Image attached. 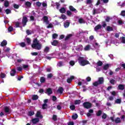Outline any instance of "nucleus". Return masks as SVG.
Returning a JSON list of instances; mask_svg holds the SVG:
<instances>
[{
  "label": "nucleus",
  "mask_w": 125,
  "mask_h": 125,
  "mask_svg": "<svg viewBox=\"0 0 125 125\" xmlns=\"http://www.w3.org/2000/svg\"><path fill=\"white\" fill-rule=\"evenodd\" d=\"M36 118H39V119H42V115L40 111H37V113L36 114Z\"/></svg>",
  "instance_id": "9d476101"
},
{
  "label": "nucleus",
  "mask_w": 125,
  "mask_h": 125,
  "mask_svg": "<svg viewBox=\"0 0 125 125\" xmlns=\"http://www.w3.org/2000/svg\"><path fill=\"white\" fill-rule=\"evenodd\" d=\"M4 6H5V7H7L8 5H9V2H8V1L5 0L4 1Z\"/></svg>",
  "instance_id": "c756f323"
},
{
  "label": "nucleus",
  "mask_w": 125,
  "mask_h": 125,
  "mask_svg": "<svg viewBox=\"0 0 125 125\" xmlns=\"http://www.w3.org/2000/svg\"><path fill=\"white\" fill-rule=\"evenodd\" d=\"M42 6H43L44 7L45 6H47V4L46 3V2H43L42 4Z\"/></svg>",
  "instance_id": "69168bd1"
},
{
  "label": "nucleus",
  "mask_w": 125,
  "mask_h": 125,
  "mask_svg": "<svg viewBox=\"0 0 125 125\" xmlns=\"http://www.w3.org/2000/svg\"><path fill=\"white\" fill-rule=\"evenodd\" d=\"M4 51H5L6 52H8L9 50H10V49L8 47H4L3 49Z\"/></svg>",
  "instance_id": "ea45409f"
},
{
  "label": "nucleus",
  "mask_w": 125,
  "mask_h": 125,
  "mask_svg": "<svg viewBox=\"0 0 125 125\" xmlns=\"http://www.w3.org/2000/svg\"><path fill=\"white\" fill-rule=\"evenodd\" d=\"M103 64V63L101 61H99L97 62L98 66H102Z\"/></svg>",
  "instance_id": "09e8293b"
},
{
  "label": "nucleus",
  "mask_w": 125,
  "mask_h": 125,
  "mask_svg": "<svg viewBox=\"0 0 125 125\" xmlns=\"http://www.w3.org/2000/svg\"><path fill=\"white\" fill-rule=\"evenodd\" d=\"M0 77H1V78H2V79H3V78H5V74H4L3 73H1Z\"/></svg>",
  "instance_id": "774afa93"
},
{
  "label": "nucleus",
  "mask_w": 125,
  "mask_h": 125,
  "mask_svg": "<svg viewBox=\"0 0 125 125\" xmlns=\"http://www.w3.org/2000/svg\"><path fill=\"white\" fill-rule=\"evenodd\" d=\"M77 118H78V114H75L73 115H72V119L73 120H76Z\"/></svg>",
  "instance_id": "f704fd0d"
},
{
  "label": "nucleus",
  "mask_w": 125,
  "mask_h": 125,
  "mask_svg": "<svg viewBox=\"0 0 125 125\" xmlns=\"http://www.w3.org/2000/svg\"><path fill=\"white\" fill-rule=\"evenodd\" d=\"M49 51V48L46 47L44 50V52H45V53H47Z\"/></svg>",
  "instance_id": "37998d69"
},
{
  "label": "nucleus",
  "mask_w": 125,
  "mask_h": 125,
  "mask_svg": "<svg viewBox=\"0 0 125 125\" xmlns=\"http://www.w3.org/2000/svg\"><path fill=\"white\" fill-rule=\"evenodd\" d=\"M119 25H123L124 24V22L122 20H119L118 21Z\"/></svg>",
  "instance_id": "603ef678"
},
{
  "label": "nucleus",
  "mask_w": 125,
  "mask_h": 125,
  "mask_svg": "<svg viewBox=\"0 0 125 125\" xmlns=\"http://www.w3.org/2000/svg\"><path fill=\"white\" fill-rule=\"evenodd\" d=\"M22 61H23V60L21 59H18L17 60V62H18L19 63H21V62H22Z\"/></svg>",
  "instance_id": "0e129e2a"
},
{
  "label": "nucleus",
  "mask_w": 125,
  "mask_h": 125,
  "mask_svg": "<svg viewBox=\"0 0 125 125\" xmlns=\"http://www.w3.org/2000/svg\"><path fill=\"white\" fill-rule=\"evenodd\" d=\"M92 0H87V3L88 4H90V3H92Z\"/></svg>",
  "instance_id": "680f3d73"
},
{
  "label": "nucleus",
  "mask_w": 125,
  "mask_h": 125,
  "mask_svg": "<svg viewBox=\"0 0 125 125\" xmlns=\"http://www.w3.org/2000/svg\"><path fill=\"white\" fill-rule=\"evenodd\" d=\"M26 40L27 43H30L31 42V39L30 38H27Z\"/></svg>",
  "instance_id": "052dcab7"
},
{
  "label": "nucleus",
  "mask_w": 125,
  "mask_h": 125,
  "mask_svg": "<svg viewBox=\"0 0 125 125\" xmlns=\"http://www.w3.org/2000/svg\"><path fill=\"white\" fill-rule=\"evenodd\" d=\"M58 37V35L56 33H54L52 35L53 39H57Z\"/></svg>",
  "instance_id": "cd10ccee"
},
{
  "label": "nucleus",
  "mask_w": 125,
  "mask_h": 125,
  "mask_svg": "<svg viewBox=\"0 0 125 125\" xmlns=\"http://www.w3.org/2000/svg\"><path fill=\"white\" fill-rule=\"evenodd\" d=\"M102 114V111L99 110L98 112H97V116H99Z\"/></svg>",
  "instance_id": "49530a36"
},
{
  "label": "nucleus",
  "mask_w": 125,
  "mask_h": 125,
  "mask_svg": "<svg viewBox=\"0 0 125 125\" xmlns=\"http://www.w3.org/2000/svg\"><path fill=\"white\" fill-rule=\"evenodd\" d=\"M40 82L41 83H44V82H45V78H44V77H41L40 79Z\"/></svg>",
  "instance_id": "a19ab883"
},
{
  "label": "nucleus",
  "mask_w": 125,
  "mask_h": 125,
  "mask_svg": "<svg viewBox=\"0 0 125 125\" xmlns=\"http://www.w3.org/2000/svg\"><path fill=\"white\" fill-rule=\"evenodd\" d=\"M121 42L123 43H125V38L123 37L121 38Z\"/></svg>",
  "instance_id": "de8ad7c7"
},
{
  "label": "nucleus",
  "mask_w": 125,
  "mask_h": 125,
  "mask_svg": "<svg viewBox=\"0 0 125 125\" xmlns=\"http://www.w3.org/2000/svg\"><path fill=\"white\" fill-rule=\"evenodd\" d=\"M72 56L70 55L69 54H66L65 57H63V54L60 53V59H64L65 61H68L70 59V57Z\"/></svg>",
  "instance_id": "20e7f679"
},
{
  "label": "nucleus",
  "mask_w": 125,
  "mask_h": 125,
  "mask_svg": "<svg viewBox=\"0 0 125 125\" xmlns=\"http://www.w3.org/2000/svg\"><path fill=\"white\" fill-rule=\"evenodd\" d=\"M101 28H102V26L100 24H99L95 27L94 29L96 32H97V31H98V30H100Z\"/></svg>",
  "instance_id": "4468645a"
},
{
  "label": "nucleus",
  "mask_w": 125,
  "mask_h": 125,
  "mask_svg": "<svg viewBox=\"0 0 125 125\" xmlns=\"http://www.w3.org/2000/svg\"><path fill=\"white\" fill-rule=\"evenodd\" d=\"M78 62L81 66H85V65L89 64V62H88L86 59L82 57H79Z\"/></svg>",
  "instance_id": "f257e3e1"
},
{
  "label": "nucleus",
  "mask_w": 125,
  "mask_h": 125,
  "mask_svg": "<svg viewBox=\"0 0 125 125\" xmlns=\"http://www.w3.org/2000/svg\"><path fill=\"white\" fill-rule=\"evenodd\" d=\"M112 65L111 64H106L104 65V70H107L109 69V67H111Z\"/></svg>",
  "instance_id": "ddd939ff"
},
{
  "label": "nucleus",
  "mask_w": 125,
  "mask_h": 125,
  "mask_svg": "<svg viewBox=\"0 0 125 125\" xmlns=\"http://www.w3.org/2000/svg\"><path fill=\"white\" fill-rule=\"evenodd\" d=\"M27 22H28V19L26 17H23L22 18V23L23 27L26 26L27 24Z\"/></svg>",
  "instance_id": "423d86ee"
},
{
  "label": "nucleus",
  "mask_w": 125,
  "mask_h": 125,
  "mask_svg": "<svg viewBox=\"0 0 125 125\" xmlns=\"http://www.w3.org/2000/svg\"><path fill=\"white\" fill-rule=\"evenodd\" d=\"M64 65V63L62 62H59L57 65L59 66V67H61Z\"/></svg>",
  "instance_id": "4c0bfd02"
},
{
  "label": "nucleus",
  "mask_w": 125,
  "mask_h": 125,
  "mask_svg": "<svg viewBox=\"0 0 125 125\" xmlns=\"http://www.w3.org/2000/svg\"><path fill=\"white\" fill-rule=\"evenodd\" d=\"M22 68H23V69H25L26 70V69H27L29 68V65H28V64H22Z\"/></svg>",
  "instance_id": "b1692460"
},
{
  "label": "nucleus",
  "mask_w": 125,
  "mask_h": 125,
  "mask_svg": "<svg viewBox=\"0 0 125 125\" xmlns=\"http://www.w3.org/2000/svg\"><path fill=\"white\" fill-rule=\"evenodd\" d=\"M75 63L76 62L74 61H70L69 62V64H70V65H71V66H74V65H75Z\"/></svg>",
  "instance_id": "72a5a7b5"
},
{
  "label": "nucleus",
  "mask_w": 125,
  "mask_h": 125,
  "mask_svg": "<svg viewBox=\"0 0 125 125\" xmlns=\"http://www.w3.org/2000/svg\"><path fill=\"white\" fill-rule=\"evenodd\" d=\"M63 90H64L63 89L62 87H60L58 89V93H60L61 94H62V93H63Z\"/></svg>",
  "instance_id": "6ab92c4d"
},
{
  "label": "nucleus",
  "mask_w": 125,
  "mask_h": 125,
  "mask_svg": "<svg viewBox=\"0 0 125 125\" xmlns=\"http://www.w3.org/2000/svg\"><path fill=\"white\" fill-rule=\"evenodd\" d=\"M32 122L34 125H35V124H37L40 122V120L39 118H35L32 119Z\"/></svg>",
  "instance_id": "f8f14e48"
},
{
  "label": "nucleus",
  "mask_w": 125,
  "mask_h": 125,
  "mask_svg": "<svg viewBox=\"0 0 125 125\" xmlns=\"http://www.w3.org/2000/svg\"><path fill=\"white\" fill-rule=\"evenodd\" d=\"M110 83H112V84H115L116 83V81H115L114 79H111L110 81Z\"/></svg>",
  "instance_id": "c03bdc74"
},
{
  "label": "nucleus",
  "mask_w": 125,
  "mask_h": 125,
  "mask_svg": "<svg viewBox=\"0 0 125 125\" xmlns=\"http://www.w3.org/2000/svg\"><path fill=\"white\" fill-rule=\"evenodd\" d=\"M74 79H75V76H70V78H69L67 79V82L68 83H70L72 82V81H73V80H74Z\"/></svg>",
  "instance_id": "9b49d317"
},
{
  "label": "nucleus",
  "mask_w": 125,
  "mask_h": 125,
  "mask_svg": "<svg viewBox=\"0 0 125 125\" xmlns=\"http://www.w3.org/2000/svg\"><path fill=\"white\" fill-rule=\"evenodd\" d=\"M47 104H44L42 105V109H45L46 108H47Z\"/></svg>",
  "instance_id": "3c124183"
},
{
  "label": "nucleus",
  "mask_w": 125,
  "mask_h": 125,
  "mask_svg": "<svg viewBox=\"0 0 125 125\" xmlns=\"http://www.w3.org/2000/svg\"><path fill=\"white\" fill-rule=\"evenodd\" d=\"M38 98H39V97L37 95H34L32 97V99L33 100H37V99H38Z\"/></svg>",
  "instance_id": "2f4dec72"
},
{
  "label": "nucleus",
  "mask_w": 125,
  "mask_h": 125,
  "mask_svg": "<svg viewBox=\"0 0 125 125\" xmlns=\"http://www.w3.org/2000/svg\"><path fill=\"white\" fill-rule=\"evenodd\" d=\"M15 24L17 28H18V27H19V25H20V23L18 21L16 22Z\"/></svg>",
  "instance_id": "8fccbe9b"
},
{
  "label": "nucleus",
  "mask_w": 125,
  "mask_h": 125,
  "mask_svg": "<svg viewBox=\"0 0 125 125\" xmlns=\"http://www.w3.org/2000/svg\"><path fill=\"white\" fill-rule=\"evenodd\" d=\"M20 46H21L22 47H25L26 46V44L25 42H21L19 43Z\"/></svg>",
  "instance_id": "e433bc0d"
},
{
  "label": "nucleus",
  "mask_w": 125,
  "mask_h": 125,
  "mask_svg": "<svg viewBox=\"0 0 125 125\" xmlns=\"http://www.w3.org/2000/svg\"><path fill=\"white\" fill-rule=\"evenodd\" d=\"M69 9L71 11H75V12H77V10H76V9H75V8L72 6H69Z\"/></svg>",
  "instance_id": "5701e85b"
},
{
  "label": "nucleus",
  "mask_w": 125,
  "mask_h": 125,
  "mask_svg": "<svg viewBox=\"0 0 125 125\" xmlns=\"http://www.w3.org/2000/svg\"><path fill=\"white\" fill-rule=\"evenodd\" d=\"M111 18L110 17H107L105 21H106V22H109V21H110V20H111Z\"/></svg>",
  "instance_id": "13d9d810"
},
{
  "label": "nucleus",
  "mask_w": 125,
  "mask_h": 125,
  "mask_svg": "<svg viewBox=\"0 0 125 125\" xmlns=\"http://www.w3.org/2000/svg\"><path fill=\"white\" fill-rule=\"evenodd\" d=\"M91 49H92L90 47H85V48H84V50L85 51H89V50H90Z\"/></svg>",
  "instance_id": "58836bf2"
},
{
  "label": "nucleus",
  "mask_w": 125,
  "mask_h": 125,
  "mask_svg": "<svg viewBox=\"0 0 125 125\" xmlns=\"http://www.w3.org/2000/svg\"><path fill=\"white\" fill-rule=\"evenodd\" d=\"M53 120L54 121H57V116L55 115H54L53 116Z\"/></svg>",
  "instance_id": "5fc2aeb1"
},
{
  "label": "nucleus",
  "mask_w": 125,
  "mask_h": 125,
  "mask_svg": "<svg viewBox=\"0 0 125 125\" xmlns=\"http://www.w3.org/2000/svg\"><path fill=\"white\" fill-rule=\"evenodd\" d=\"M8 30L9 32H12V31H13V28L12 26H10L8 28Z\"/></svg>",
  "instance_id": "6e6d98bb"
},
{
  "label": "nucleus",
  "mask_w": 125,
  "mask_h": 125,
  "mask_svg": "<svg viewBox=\"0 0 125 125\" xmlns=\"http://www.w3.org/2000/svg\"><path fill=\"white\" fill-rule=\"evenodd\" d=\"M93 46H94V47H97L99 46V45L97 42L94 43L93 44Z\"/></svg>",
  "instance_id": "a18cd8bd"
},
{
  "label": "nucleus",
  "mask_w": 125,
  "mask_h": 125,
  "mask_svg": "<svg viewBox=\"0 0 125 125\" xmlns=\"http://www.w3.org/2000/svg\"><path fill=\"white\" fill-rule=\"evenodd\" d=\"M83 105L84 108H86V109H88L89 108H90V107H91V104L88 102L84 103Z\"/></svg>",
  "instance_id": "0eeeda50"
},
{
  "label": "nucleus",
  "mask_w": 125,
  "mask_h": 125,
  "mask_svg": "<svg viewBox=\"0 0 125 125\" xmlns=\"http://www.w3.org/2000/svg\"><path fill=\"white\" fill-rule=\"evenodd\" d=\"M79 23H80V24H83V23H85V21L83 19H80L79 20Z\"/></svg>",
  "instance_id": "c85d7f7f"
},
{
  "label": "nucleus",
  "mask_w": 125,
  "mask_h": 125,
  "mask_svg": "<svg viewBox=\"0 0 125 125\" xmlns=\"http://www.w3.org/2000/svg\"><path fill=\"white\" fill-rule=\"evenodd\" d=\"M71 110H75V106L74 105H72L70 106Z\"/></svg>",
  "instance_id": "e2e57ef3"
},
{
  "label": "nucleus",
  "mask_w": 125,
  "mask_h": 125,
  "mask_svg": "<svg viewBox=\"0 0 125 125\" xmlns=\"http://www.w3.org/2000/svg\"><path fill=\"white\" fill-rule=\"evenodd\" d=\"M103 1L104 3H107L108 2L109 0H98L96 5H99L100 4L101 1Z\"/></svg>",
  "instance_id": "6e6552de"
},
{
  "label": "nucleus",
  "mask_w": 125,
  "mask_h": 125,
  "mask_svg": "<svg viewBox=\"0 0 125 125\" xmlns=\"http://www.w3.org/2000/svg\"><path fill=\"white\" fill-rule=\"evenodd\" d=\"M5 12L6 13V14H9V13H11V11H10L9 9H7L6 10H5Z\"/></svg>",
  "instance_id": "864d4df0"
},
{
  "label": "nucleus",
  "mask_w": 125,
  "mask_h": 125,
  "mask_svg": "<svg viewBox=\"0 0 125 125\" xmlns=\"http://www.w3.org/2000/svg\"><path fill=\"white\" fill-rule=\"evenodd\" d=\"M121 102H122V100L121 99H117L115 101V103H117V104H120Z\"/></svg>",
  "instance_id": "7c9ffc66"
},
{
  "label": "nucleus",
  "mask_w": 125,
  "mask_h": 125,
  "mask_svg": "<svg viewBox=\"0 0 125 125\" xmlns=\"http://www.w3.org/2000/svg\"><path fill=\"white\" fill-rule=\"evenodd\" d=\"M4 110H5V112H6V113H9V112H10V109H9V107L7 106L5 107Z\"/></svg>",
  "instance_id": "412c9836"
},
{
  "label": "nucleus",
  "mask_w": 125,
  "mask_h": 125,
  "mask_svg": "<svg viewBox=\"0 0 125 125\" xmlns=\"http://www.w3.org/2000/svg\"><path fill=\"white\" fill-rule=\"evenodd\" d=\"M80 103H81L80 100H76L75 101V104H80Z\"/></svg>",
  "instance_id": "bf43d9fd"
},
{
  "label": "nucleus",
  "mask_w": 125,
  "mask_h": 125,
  "mask_svg": "<svg viewBox=\"0 0 125 125\" xmlns=\"http://www.w3.org/2000/svg\"><path fill=\"white\" fill-rule=\"evenodd\" d=\"M106 30L108 32H110V31H113V28H112L110 26H107V28H106Z\"/></svg>",
  "instance_id": "c9c22d12"
},
{
  "label": "nucleus",
  "mask_w": 125,
  "mask_h": 125,
  "mask_svg": "<svg viewBox=\"0 0 125 125\" xmlns=\"http://www.w3.org/2000/svg\"><path fill=\"white\" fill-rule=\"evenodd\" d=\"M60 19H63V20H66L67 19V17L65 15H62V16L60 17Z\"/></svg>",
  "instance_id": "a878e982"
},
{
  "label": "nucleus",
  "mask_w": 125,
  "mask_h": 125,
  "mask_svg": "<svg viewBox=\"0 0 125 125\" xmlns=\"http://www.w3.org/2000/svg\"><path fill=\"white\" fill-rule=\"evenodd\" d=\"M60 12L61 13H65L66 12V9H65V8H62L60 9Z\"/></svg>",
  "instance_id": "393cba45"
},
{
  "label": "nucleus",
  "mask_w": 125,
  "mask_h": 125,
  "mask_svg": "<svg viewBox=\"0 0 125 125\" xmlns=\"http://www.w3.org/2000/svg\"><path fill=\"white\" fill-rule=\"evenodd\" d=\"M6 44H7V42L6 40H3L1 43V46H5Z\"/></svg>",
  "instance_id": "f3484780"
},
{
  "label": "nucleus",
  "mask_w": 125,
  "mask_h": 125,
  "mask_svg": "<svg viewBox=\"0 0 125 125\" xmlns=\"http://www.w3.org/2000/svg\"><path fill=\"white\" fill-rule=\"evenodd\" d=\"M70 26V22L69 21H66L65 22H64V28H68Z\"/></svg>",
  "instance_id": "dca6fc26"
},
{
  "label": "nucleus",
  "mask_w": 125,
  "mask_h": 125,
  "mask_svg": "<svg viewBox=\"0 0 125 125\" xmlns=\"http://www.w3.org/2000/svg\"><path fill=\"white\" fill-rule=\"evenodd\" d=\"M43 20L46 24H48V18L47 16H44L43 17Z\"/></svg>",
  "instance_id": "2eb2a0df"
},
{
  "label": "nucleus",
  "mask_w": 125,
  "mask_h": 125,
  "mask_svg": "<svg viewBox=\"0 0 125 125\" xmlns=\"http://www.w3.org/2000/svg\"><path fill=\"white\" fill-rule=\"evenodd\" d=\"M25 5H26V6H31V2L27 1L25 3Z\"/></svg>",
  "instance_id": "4d7b16f0"
},
{
  "label": "nucleus",
  "mask_w": 125,
  "mask_h": 125,
  "mask_svg": "<svg viewBox=\"0 0 125 125\" xmlns=\"http://www.w3.org/2000/svg\"><path fill=\"white\" fill-rule=\"evenodd\" d=\"M118 88L119 89L123 90L125 89V86L123 84H120L118 86Z\"/></svg>",
  "instance_id": "4be33fe9"
},
{
  "label": "nucleus",
  "mask_w": 125,
  "mask_h": 125,
  "mask_svg": "<svg viewBox=\"0 0 125 125\" xmlns=\"http://www.w3.org/2000/svg\"><path fill=\"white\" fill-rule=\"evenodd\" d=\"M51 43L52 45L55 46L57 45V44H58V41L57 40H54L53 42H51Z\"/></svg>",
  "instance_id": "a211bd4d"
},
{
  "label": "nucleus",
  "mask_w": 125,
  "mask_h": 125,
  "mask_svg": "<svg viewBox=\"0 0 125 125\" xmlns=\"http://www.w3.org/2000/svg\"><path fill=\"white\" fill-rule=\"evenodd\" d=\"M16 73V71H15V69H13L10 72L11 76H14L15 75V73Z\"/></svg>",
  "instance_id": "bb28decb"
},
{
  "label": "nucleus",
  "mask_w": 125,
  "mask_h": 125,
  "mask_svg": "<svg viewBox=\"0 0 125 125\" xmlns=\"http://www.w3.org/2000/svg\"><path fill=\"white\" fill-rule=\"evenodd\" d=\"M121 15L122 16H125V11H122L121 12Z\"/></svg>",
  "instance_id": "338daca9"
},
{
  "label": "nucleus",
  "mask_w": 125,
  "mask_h": 125,
  "mask_svg": "<svg viewBox=\"0 0 125 125\" xmlns=\"http://www.w3.org/2000/svg\"><path fill=\"white\" fill-rule=\"evenodd\" d=\"M104 83V78L103 77H101L99 78L98 81L94 82L93 84L94 86H97L99 84H102Z\"/></svg>",
  "instance_id": "7ed1b4c3"
},
{
  "label": "nucleus",
  "mask_w": 125,
  "mask_h": 125,
  "mask_svg": "<svg viewBox=\"0 0 125 125\" xmlns=\"http://www.w3.org/2000/svg\"><path fill=\"white\" fill-rule=\"evenodd\" d=\"M97 13H100V11H99V9H93V14H96Z\"/></svg>",
  "instance_id": "aec40b11"
},
{
  "label": "nucleus",
  "mask_w": 125,
  "mask_h": 125,
  "mask_svg": "<svg viewBox=\"0 0 125 125\" xmlns=\"http://www.w3.org/2000/svg\"><path fill=\"white\" fill-rule=\"evenodd\" d=\"M45 93H46V94H48V95H50V94L52 93V90L51 89V88H48L46 89Z\"/></svg>",
  "instance_id": "1a4fd4ad"
},
{
  "label": "nucleus",
  "mask_w": 125,
  "mask_h": 125,
  "mask_svg": "<svg viewBox=\"0 0 125 125\" xmlns=\"http://www.w3.org/2000/svg\"><path fill=\"white\" fill-rule=\"evenodd\" d=\"M35 115V112L33 111H30L28 112V116H33Z\"/></svg>",
  "instance_id": "473e14b6"
},
{
  "label": "nucleus",
  "mask_w": 125,
  "mask_h": 125,
  "mask_svg": "<svg viewBox=\"0 0 125 125\" xmlns=\"http://www.w3.org/2000/svg\"><path fill=\"white\" fill-rule=\"evenodd\" d=\"M42 44L40 43V42L38 41L37 39L33 40V44H32V47H41Z\"/></svg>",
  "instance_id": "f03ea898"
},
{
  "label": "nucleus",
  "mask_w": 125,
  "mask_h": 125,
  "mask_svg": "<svg viewBox=\"0 0 125 125\" xmlns=\"http://www.w3.org/2000/svg\"><path fill=\"white\" fill-rule=\"evenodd\" d=\"M72 34H69L65 37V41H67V40H69L71 37H72Z\"/></svg>",
  "instance_id": "79ce46f5"
},
{
  "label": "nucleus",
  "mask_w": 125,
  "mask_h": 125,
  "mask_svg": "<svg viewBox=\"0 0 125 125\" xmlns=\"http://www.w3.org/2000/svg\"><path fill=\"white\" fill-rule=\"evenodd\" d=\"M110 120H112V122H115L116 124H120V123L121 122V118L119 117H117L116 119L114 120V117H110Z\"/></svg>",
  "instance_id": "39448f33"
}]
</instances>
